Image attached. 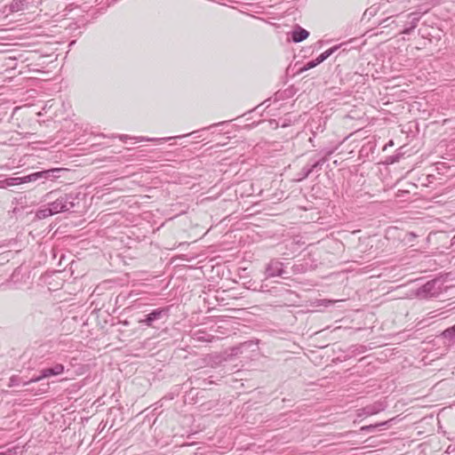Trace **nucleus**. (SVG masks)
Listing matches in <instances>:
<instances>
[{
  "instance_id": "13",
  "label": "nucleus",
  "mask_w": 455,
  "mask_h": 455,
  "mask_svg": "<svg viewBox=\"0 0 455 455\" xmlns=\"http://www.w3.org/2000/svg\"><path fill=\"white\" fill-rule=\"evenodd\" d=\"M52 215H54V213L52 211L51 207L49 206V204H47L46 207L40 209L36 212V217L38 219H45Z\"/></svg>"
},
{
  "instance_id": "7",
  "label": "nucleus",
  "mask_w": 455,
  "mask_h": 455,
  "mask_svg": "<svg viewBox=\"0 0 455 455\" xmlns=\"http://www.w3.org/2000/svg\"><path fill=\"white\" fill-rule=\"evenodd\" d=\"M60 171V169L55 168L31 173L28 175L29 182L36 181L39 179L48 180L51 177H54V173L59 172Z\"/></svg>"
},
{
  "instance_id": "2",
  "label": "nucleus",
  "mask_w": 455,
  "mask_h": 455,
  "mask_svg": "<svg viewBox=\"0 0 455 455\" xmlns=\"http://www.w3.org/2000/svg\"><path fill=\"white\" fill-rule=\"evenodd\" d=\"M64 365L61 363H56L54 366L51 368H45L40 371V375L35 378H32L28 381L23 382L24 386H27L30 383L38 382L42 380L43 379L52 377V376H58L64 372Z\"/></svg>"
},
{
  "instance_id": "21",
  "label": "nucleus",
  "mask_w": 455,
  "mask_h": 455,
  "mask_svg": "<svg viewBox=\"0 0 455 455\" xmlns=\"http://www.w3.org/2000/svg\"><path fill=\"white\" fill-rule=\"evenodd\" d=\"M302 172H303V179L305 178H307L312 172H313V168H310V167H304L302 169Z\"/></svg>"
},
{
  "instance_id": "8",
  "label": "nucleus",
  "mask_w": 455,
  "mask_h": 455,
  "mask_svg": "<svg viewBox=\"0 0 455 455\" xmlns=\"http://www.w3.org/2000/svg\"><path fill=\"white\" fill-rule=\"evenodd\" d=\"M309 36V33L305 28L298 26L295 30L291 33V39L294 43H300L306 38H307Z\"/></svg>"
},
{
  "instance_id": "12",
  "label": "nucleus",
  "mask_w": 455,
  "mask_h": 455,
  "mask_svg": "<svg viewBox=\"0 0 455 455\" xmlns=\"http://www.w3.org/2000/svg\"><path fill=\"white\" fill-rule=\"evenodd\" d=\"M20 272L16 269L11 275L9 281H8V287L11 289H19L20 288V285H18V277H19Z\"/></svg>"
},
{
  "instance_id": "16",
  "label": "nucleus",
  "mask_w": 455,
  "mask_h": 455,
  "mask_svg": "<svg viewBox=\"0 0 455 455\" xmlns=\"http://www.w3.org/2000/svg\"><path fill=\"white\" fill-rule=\"evenodd\" d=\"M5 185L7 188L20 185L19 177H12L5 179Z\"/></svg>"
},
{
  "instance_id": "19",
  "label": "nucleus",
  "mask_w": 455,
  "mask_h": 455,
  "mask_svg": "<svg viewBox=\"0 0 455 455\" xmlns=\"http://www.w3.org/2000/svg\"><path fill=\"white\" fill-rule=\"evenodd\" d=\"M20 383V378L17 375H13L10 378L8 387H15L18 386Z\"/></svg>"
},
{
  "instance_id": "1",
  "label": "nucleus",
  "mask_w": 455,
  "mask_h": 455,
  "mask_svg": "<svg viewBox=\"0 0 455 455\" xmlns=\"http://www.w3.org/2000/svg\"><path fill=\"white\" fill-rule=\"evenodd\" d=\"M75 198L72 195L65 194L49 204L54 214L69 212L75 207Z\"/></svg>"
},
{
  "instance_id": "3",
  "label": "nucleus",
  "mask_w": 455,
  "mask_h": 455,
  "mask_svg": "<svg viewBox=\"0 0 455 455\" xmlns=\"http://www.w3.org/2000/svg\"><path fill=\"white\" fill-rule=\"evenodd\" d=\"M422 14L419 12H413L407 15L409 20L405 23L404 28L402 31V34L410 35L411 31L418 26L419 20L421 19Z\"/></svg>"
},
{
  "instance_id": "20",
  "label": "nucleus",
  "mask_w": 455,
  "mask_h": 455,
  "mask_svg": "<svg viewBox=\"0 0 455 455\" xmlns=\"http://www.w3.org/2000/svg\"><path fill=\"white\" fill-rule=\"evenodd\" d=\"M322 121V118H319V122ZM325 129V121H323V124L319 123V125L315 128V131L314 132V134H316L317 132H323Z\"/></svg>"
},
{
  "instance_id": "24",
  "label": "nucleus",
  "mask_w": 455,
  "mask_h": 455,
  "mask_svg": "<svg viewBox=\"0 0 455 455\" xmlns=\"http://www.w3.org/2000/svg\"><path fill=\"white\" fill-rule=\"evenodd\" d=\"M0 188H7L5 180H0Z\"/></svg>"
},
{
  "instance_id": "22",
  "label": "nucleus",
  "mask_w": 455,
  "mask_h": 455,
  "mask_svg": "<svg viewBox=\"0 0 455 455\" xmlns=\"http://www.w3.org/2000/svg\"><path fill=\"white\" fill-rule=\"evenodd\" d=\"M325 162V159L323 158L317 162H315L310 168H313V171L316 168H321V166L323 165V164Z\"/></svg>"
},
{
  "instance_id": "23",
  "label": "nucleus",
  "mask_w": 455,
  "mask_h": 455,
  "mask_svg": "<svg viewBox=\"0 0 455 455\" xmlns=\"http://www.w3.org/2000/svg\"><path fill=\"white\" fill-rule=\"evenodd\" d=\"M19 180H20V184H25L29 182V177L28 175L24 177H19Z\"/></svg>"
},
{
  "instance_id": "15",
  "label": "nucleus",
  "mask_w": 455,
  "mask_h": 455,
  "mask_svg": "<svg viewBox=\"0 0 455 455\" xmlns=\"http://www.w3.org/2000/svg\"><path fill=\"white\" fill-rule=\"evenodd\" d=\"M23 6V2L21 0H13L10 4V9L12 12H18L21 10Z\"/></svg>"
},
{
  "instance_id": "25",
  "label": "nucleus",
  "mask_w": 455,
  "mask_h": 455,
  "mask_svg": "<svg viewBox=\"0 0 455 455\" xmlns=\"http://www.w3.org/2000/svg\"><path fill=\"white\" fill-rule=\"evenodd\" d=\"M197 339H198V340H205V341H211V340H212V339H205V338H204V337H198V338H197Z\"/></svg>"
},
{
  "instance_id": "18",
  "label": "nucleus",
  "mask_w": 455,
  "mask_h": 455,
  "mask_svg": "<svg viewBox=\"0 0 455 455\" xmlns=\"http://www.w3.org/2000/svg\"><path fill=\"white\" fill-rule=\"evenodd\" d=\"M317 65H319V64H318V62L316 61V60H315H315H310V61L307 62V63L303 66V68H300V72H304V71L309 70V69H311V68H315Z\"/></svg>"
},
{
  "instance_id": "6",
  "label": "nucleus",
  "mask_w": 455,
  "mask_h": 455,
  "mask_svg": "<svg viewBox=\"0 0 455 455\" xmlns=\"http://www.w3.org/2000/svg\"><path fill=\"white\" fill-rule=\"evenodd\" d=\"M283 264L277 260H271L267 268L266 273L268 277L281 276L283 274Z\"/></svg>"
},
{
  "instance_id": "17",
  "label": "nucleus",
  "mask_w": 455,
  "mask_h": 455,
  "mask_svg": "<svg viewBox=\"0 0 455 455\" xmlns=\"http://www.w3.org/2000/svg\"><path fill=\"white\" fill-rule=\"evenodd\" d=\"M387 424V421H384V422H381V423H379V424H374V425H369V426H363L360 428V431L361 432H368V431H371L375 428H377L378 427H380V426H385Z\"/></svg>"
},
{
  "instance_id": "11",
  "label": "nucleus",
  "mask_w": 455,
  "mask_h": 455,
  "mask_svg": "<svg viewBox=\"0 0 455 455\" xmlns=\"http://www.w3.org/2000/svg\"><path fill=\"white\" fill-rule=\"evenodd\" d=\"M340 45H335L331 47L330 49L326 50L325 52H322L315 60L318 62V64H321L326 59H328L331 54H333Z\"/></svg>"
},
{
  "instance_id": "10",
  "label": "nucleus",
  "mask_w": 455,
  "mask_h": 455,
  "mask_svg": "<svg viewBox=\"0 0 455 455\" xmlns=\"http://www.w3.org/2000/svg\"><path fill=\"white\" fill-rule=\"evenodd\" d=\"M435 285V281L427 282V283H425L423 286H421L418 290V295L423 296V297H426L428 295L433 296L435 294V291H434Z\"/></svg>"
},
{
  "instance_id": "9",
  "label": "nucleus",
  "mask_w": 455,
  "mask_h": 455,
  "mask_svg": "<svg viewBox=\"0 0 455 455\" xmlns=\"http://www.w3.org/2000/svg\"><path fill=\"white\" fill-rule=\"evenodd\" d=\"M174 137H168V138H149V137H132V140H135L136 141H167ZM120 140L125 142L128 139H132V137H129L128 135H120L119 136Z\"/></svg>"
},
{
  "instance_id": "4",
  "label": "nucleus",
  "mask_w": 455,
  "mask_h": 455,
  "mask_svg": "<svg viewBox=\"0 0 455 455\" xmlns=\"http://www.w3.org/2000/svg\"><path fill=\"white\" fill-rule=\"evenodd\" d=\"M168 309L157 308L153 310L151 313L146 315L145 319L140 320L139 323H145L148 326H152L154 321L160 319L164 315L167 313Z\"/></svg>"
},
{
  "instance_id": "5",
  "label": "nucleus",
  "mask_w": 455,
  "mask_h": 455,
  "mask_svg": "<svg viewBox=\"0 0 455 455\" xmlns=\"http://www.w3.org/2000/svg\"><path fill=\"white\" fill-rule=\"evenodd\" d=\"M384 410V407L381 403H374L368 406H365L357 411L358 417H368L374 414H377Z\"/></svg>"
},
{
  "instance_id": "14",
  "label": "nucleus",
  "mask_w": 455,
  "mask_h": 455,
  "mask_svg": "<svg viewBox=\"0 0 455 455\" xmlns=\"http://www.w3.org/2000/svg\"><path fill=\"white\" fill-rule=\"evenodd\" d=\"M442 336L449 341H455V324L442 332Z\"/></svg>"
}]
</instances>
